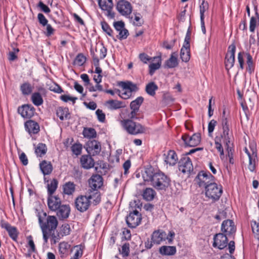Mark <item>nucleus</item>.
I'll use <instances>...</instances> for the list:
<instances>
[{"mask_svg": "<svg viewBox=\"0 0 259 259\" xmlns=\"http://www.w3.org/2000/svg\"><path fill=\"white\" fill-rule=\"evenodd\" d=\"M143 178L145 181L150 182L151 185L158 190H165L170 184V180L167 176L162 172H154L151 167L145 169Z\"/></svg>", "mask_w": 259, "mask_h": 259, "instance_id": "obj_1", "label": "nucleus"}, {"mask_svg": "<svg viewBox=\"0 0 259 259\" xmlns=\"http://www.w3.org/2000/svg\"><path fill=\"white\" fill-rule=\"evenodd\" d=\"M38 222L42 231L43 239L45 242L47 243L52 231H54L57 227L58 220L55 216L48 215L45 221L39 217Z\"/></svg>", "mask_w": 259, "mask_h": 259, "instance_id": "obj_2", "label": "nucleus"}, {"mask_svg": "<svg viewBox=\"0 0 259 259\" xmlns=\"http://www.w3.org/2000/svg\"><path fill=\"white\" fill-rule=\"evenodd\" d=\"M122 127L130 134L137 135L144 132V128L139 123L131 119H123L120 121Z\"/></svg>", "mask_w": 259, "mask_h": 259, "instance_id": "obj_3", "label": "nucleus"}, {"mask_svg": "<svg viewBox=\"0 0 259 259\" xmlns=\"http://www.w3.org/2000/svg\"><path fill=\"white\" fill-rule=\"evenodd\" d=\"M205 191L206 196L213 201L219 200L223 192L221 187H219L215 183L209 184Z\"/></svg>", "mask_w": 259, "mask_h": 259, "instance_id": "obj_4", "label": "nucleus"}, {"mask_svg": "<svg viewBox=\"0 0 259 259\" xmlns=\"http://www.w3.org/2000/svg\"><path fill=\"white\" fill-rule=\"evenodd\" d=\"M249 148L250 149V151H249L247 148H245L244 150L249 159L248 168L250 171L254 172L255 171L256 165L258 160L257 150L253 146L250 145Z\"/></svg>", "mask_w": 259, "mask_h": 259, "instance_id": "obj_5", "label": "nucleus"}, {"mask_svg": "<svg viewBox=\"0 0 259 259\" xmlns=\"http://www.w3.org/2000/svg\"><path fill=\"white\" fill-rule=\"evenodd\" d=\"M115 29V36L120 40L126 39L129 35L128 31L125 28V24L122 21L113 23Z\"/></svg>", "mask_w": 259, "mask_h": 259, "instance_id": "obj_6", "label": "nucleus"}, {"mask_svg": "<svg viewBox=\"0 0 259 259\" xmlns=\"http://www.w3.org/2000/svg\"><path fill=\"white\" fill-rule=\"evenodd\" d=\"M213 178L210 174L201 171L198 174L195 181L200 187H204L205 189L209 184L214 183Z\"/></svg>", "mask_w": 259, "mask_h": 259, "instance_id": "obj_7", "label": "nucleus"}, {"mask_svg": "<svg viewBox=\"0 0 259 259\" xmlns=\"http://www.w3.org/2000/svg\"><path fill=\"white\" fill-rule=\"evenodd\" d=\"M91 204V201L89 199L87 194L84 195H80L75 199V207L80 212H84L88 210Z\"/></svg>", "mask_w": 259, "mask_h": 259, "instance_id": "obj_8", "label": "nucleus"}, {"mask_svg": "<svg viewBox=\"0 0 259 259\" xmlns=\"http://www.w3.org/2000/svg\"><path fill=\"white\" fill-rule=\"evenodd\" d=\"M222 125L223 133L221 134L220 136H217L216 137L220 138L225 146L228 147L229 145H230V135L228 120L225 117H224L222 119Z\"/></svg>", "mask_w": 259, "mask_h": 259, "instance_id": "obj_9", "label": "nucleus"}, {"mask_svg": "<svg viewBox=\"0 0 259 259\" xmlns=\"http://www.w3.org/2000/svg\"><path fill=\"white\" fill-rule=\"evenodd\" d=\"M141 214L137 210H135L130 212L126 219L128 226L132 228L138 226L141 223Z\"/></svg>", "mask_w": 259, "mask_h": 259, "instance_id": "obj_10", "label": "nucleus"}, {"mask_svg": "<svg viewBox=\"0 0 259 259\" xmlns=\"http://www.w3.org/2000/svg\"><path fill=\"white\" fill-rule=\"evenodd\" d=\"M179 169L183 174L189 175L193 170V166L190 158L185 157L181 159L179 162Z\"/></svg>", "mask_w": 259, "mask_h": 259, "instance_id": "obj_11", "label": "nucleus"}, {"mask_svg": "<svg viewBox=\"0 0 259 259\" xmlns=\"http://www.w3.org/2000/svg\"><path fill=\"white\" fill-rule=\"evenodd\" d=\"M0 225L2 228L5 229L8 232L9 236L13 240L17 241L19 233L16 227L11 226L4 220L1 221Z\"/></svg>", "mask_w": 259, "mask_h": 259, "instance_id": "obj_12", "label": "nucleus"}, {"mask_svg": "<svg viewBox=\"0 0 259 259\" xmlns=\"http://www.w3.org/2000/svg\"><path fill=\"white\" fill-rule=\"evenodd\" d=\"M100 8L106 13V15L110 18L114 17V13L112 11L113 3L112 0H98Z\"/></svg>", "mask_w": 259, "mask_h": 259, "instance_id": "obj_13", "label": "nucleus"}, {"mask_svg": "<svg viewBox=\"0 0 259 259\" xmlns=\"http://www.w3.org/2000/svg\"><path fill=\"white\" fill-rule=\"evenodd\" d=\"M116 9L122 16H128L132 12V7L130 3L124 0H120L117 3Z\"/></svg>", "mask_w": 259, "mask_h": 259, "instance_id": "obj_14", "label": "nucleus"}, {"mask_svg": "<svg viewBox=\"0 0 259 259\" xmlns=\"http://www.w3.org/2000/svg\"><path fill=\"white\" fill-rule=\"evenodd\" d=\"M85 149L90 155L95 156L100 153L101 150V146L99 142L93 140L87 143Z\"/></svg>", "mask_w": 259, "mask_h": 259, "instance_id": "obj_15", "label": "nucleus"}, {"mask_svg": "<svg viewBox=\"0 0 259 259\" xmlns=\"http://www.w3.org/2000/svg\"><path fill=\"white\" fill-rule=\"evenodd\" d=\"M235 50L236 47L235 45L232 44L229 47L225 61L226 67L228 69L231 68L234 66Z\"/></svg>", "mask_w": 259, "mask_h": 259, "instance_id": "obj_16", "label": "nucleus"}, {"mask_svg": "<svg viewBox=\"0 0 259 259\" xmlns=\"http://www.w3.org/2000/svg\"><path fill=\"white\" fill-rule=\"evenodd\" d=\"M228 239L226 235L223 233L217 234L213 237V246L220 249H224L227 246Z\"/></svg>", "mask_w": 259, "mask_h": 259, "instance_id": "obj_17", "label": "nucleus"}, {"mask_svg": "<svg viewBox=\"0 0 259 259\" xmlns=\"http://www.w3.org/2000/svg\"><path fill=\"white\" fill-rule=\"evenodd\" d=\"M182 139L187 146L194 147L200 143L201 136L199 133L194 134L191 137L185 135L182 136Z\"/></svg>", "mask_w": 259, "mask_h": 259, "instance_id": "obj_18", "label": "nucleus"}, {"mask_svg": "<svg viewBox=\"0 0 259 259\" xmlns=\"http://www.w3.org/2000/svg\"><path fill=\"white\" fill-rule=\"evenodd\" d=\"M35 108L31 105L25 104L18 109V113L24 118H30L35 112Z\"/></svg>", "mask_w": 259, "mask_h": 259, "instance_id": "obj_19", "label": "nucleus"}, {"mask_svg": "<svg viewBox=\"0 0 259 259\" xmlns=\"http://www.w3.org/2000/svg\"><path fill=\"white\" fill-rule=\"evenodd\" d=\"M47 201L48 207L52 211H56L61 205V199L58 196H48Z\"/></svg>", "mask_w": 259, "mask_h": 259, "instance_id": "obj_20", "label": "nucleus"}, {"mask_svg": "<svg viewBox=\"0 0 259 259\" xmlns=\"http://www.w3.org/2000/svg\"><path fill=\"white\" fill-rule=\"evenodd\" d=\"M90 187L93 190H97L103 185L102 177L99 175H93L89 180Z\"/></svg>", "mask_w": 259, "mask_h": 259, "instance_id": "obj_21", "label": "nucleus"}, {"mask_svg": "<svg viewBox=\"0 0 259 259\" xmlns=\"http://www.w3.org/2000/svg\"><path fill=\"white\" fill-rule=\"evenodd\" d=\"M167 238L166 233L162 230H157L153 232L151 236V240L154 244H159Z\"/></svg>", "mask_w": 259, "mask_h": 259, "instance_id": "obj_22", "label": "nucleus"}, {"mask_svg": "<svg viewBox=\"0 0 259 259\" xmlns=\"http://www.w3.org/2000/svg\"><path fill=\"white\" fill-rule=\"evenodd\" d=\"M26 131L30 134H36L39 131V125L35 121L29 120L25 123Z\"/></svg>", "mask_w": 259, "mask_h": 259, "instance_id": "obj_23", "label": "nucleus"}, {"mask_svg": "<svg viewBox=\"0 0 259 259\" xmlns=\"http://www.w3.org/2000/svg\"><path fill=\"white\" fill-rule=\"evenodd\" d=\"M56 211V214L59 219L63 220L68 218L70 214V208L69 205L62 204L57 208Z\"/></svg>", "mask_w": 259, "mask_h": 259, "instance_id": "obj_24", "label": "nucleus"}, {"mask_svg": "<svg viewBox=\"0 0 259 259\" xmlns=\"http://www.w3.org/2000/svg\"><path fill=\"white\" fill-rule=\"evenodd\" d=\"M221 230L227 234H232L236 231L234 222L231 220H227L223 222Z\"/></svg>", "mask_w": 259, "mask_h": 259, "instance_id": "obj_25", "label": "nucleus"}, {"mask_svg": "<svg viewBox=\"0 0 259 259\" xmlns=\"http://www.w3.org/2000/svg\"><path fill=\"white\" fill-rule=\"evenodd\" d=\"M97 54L93 55V61H96V63L98 65L100 59H103L107 55V49L103 46L99 47L96 49Z\"/></svg>", "mask_w": 259, "mask_h": 259, "instance_id": "obj_26", "label": "nucleus"}, {"mask_svg": "<svg viewBox=\"0 0 259 259\" xmlns=\"http://www.w3.org/2000/svg\"><path fill=\"white\" fill-rule=\"evenodd\" d=\"M151 64L149 65V74L152 75L155 71L158 69L161 64V59L159 56L153 57L152 61H151Z\"/></svg>", "mask_w": 259, "mask_h": 259, "instance_id": "obj_27", "label": "nucleus"}, {"mask_svg": "<svg viewBox=\"0 0 259 259\" xmlns=\"http://www.w3.org/2000/svg\"><path fill=\"white\" fill-rule=\"evenodd\" d=\"M80 161L82 167L85 169H90L94 166V160L90 155H82Z\"/></svg>", "mask_w": 259, "mask_h": 259, "instance_id": "obj_28", "label": "nucleus"}, {"mask_svg": "<svg viewBox=\"0 0 259 259\" xmlns=\"http://www.w3.org/2000/svg\"><path fill=\"white\" fill-rule=\"evenodd\" d=\"M87 195L89 197V199L91 201L93 200V203L94 205H97L101 201V195L100 192L97 190H93L92 189L89 190Z\"/></svg>", "mask_w": 259, "mask_h": 259, "instance_id": "obj_29", "label": "nucleus"}, {"mask_svg": "<svg viewBox=\"0 0 259 259\" xmlns=\"http://www.w3.org/2000/svg\"><path fill=\"white\" fill-rule=\"evenodd\" d=\"M164 161L169 165H175L178 160L176 153L173 150H169L166 154H164Z\"/></svg>", "mask_w": 259, "mask_h": 259, "instance_id": "obj_30", "label": "nucleus"}, {"mask_svg": "<svg viewBox=\"0 0 259 259\" xmlns=\"http://www.w3.org/2000/svg\"><path fill=\"white\" fill-rule=\"evenodd\" d=\"M105 105L110 110H117L125 107L124 103L116 100H109L106 102Z\"/></svg>", "mask_w": 259, "mask_h": 259, "instance_id": "obj_31", "label": "nucleus"}, {"mask_svg": "<svg viewBox=\"0 0 259 259\" xmlns=\"http://www.w3.org/2000/svg\"><path fill=\"white\" fill-rule=\"evenodd\" d=\"M41 171L44 175H50L53 170V166L51 162L43 160L39 163Z\"/></svg>", "mask_w": 259, "mask_h": 259, "instance_id": "obj_32", "label": "nucleus"}, {"mask_svg": "<svg viewBox=\"0 0 259 259\" xmlns=\"http://www.w3.org/2000/svg\"><path fill=\"white\" fill-rule=\"evenodd\" d=\"M159 251L163 255H172L176 252V248L172 246H162L160 247Z\"/></svg>", "mask_w": 259, "mask_h": 259, "instance_id": "obj_33", "label": "nucleus"}, {"mask_svg": "<svg viewBox=\"0 0 259 259\" xmlns=\"http://www.w3.org/2000/svg\"><path fill=\"white\" fill-rule=\"evenodd\" d=\"M47 191L48 196L52 195L56 191L57 187L58 182L56 179H53L49 182L48 180L47 181Z\"/></svg>", "mask_w": 259, "mask_h": 259, "instance_id": "obj_34", "label": "nucleus"}, {"mask_svg": "<svg viewBox=\"0 0 259 259\" xmlns=\"http://www.w3.org/2000/svg\"><path fill=\"white\" fill-rule=\"evenodd\" d=\"M56 114L61 120L69 118L70 113L67 108H58L56 111Z\"/></svg>", "mask_w": 259, "mask_h": 259, "instance_id": "obj_35", "label": "nucleus"}, {"mask_svg": "<svg viewBox=\"0 0 259 259\" xmlns=\"http://www.w3.org/2000/svg\"><path fill=\"white\" fill-rule=\"evenodd\" d=\"M75 189V185L73 182H67L63 186V193L68 195L72 194Z\"/></svg>", "mask_w": 259, "mask_h": 259, "instance_id": "obj_36", "label": "nucleus"}, {"mask_svg": "<svg viewBox=\"0 0 259 259\" xmlns=\"http://www.w3.org/2000/svg\"><path fill=\"white\" fill-rule=\"evenodd\" d=\"M156 195L155 191L152 188H147L143 191V197L147 201L152 200Z\"/></svg>", "mask_w": 259, "mask_h": 259, "instance_id": "obj_37", "label": "nucleus"}, {"mask_svg": "<svg viewBox=\"0 0 259 259\" xmlns=\"http://www.w3.org/2000/svg\"><path fill=\"white\" fill-rule=\"evenodd\" d=\"M165 64L168 68H170L176 67L178 64L177 61V54L176 53H172L170 58L166 61Z\"/></svg>", "mask_w": 259, "mask_h": 259, "instance_id": "obj_38", "label": "nucleus"}, {"mask_svg": "<svg viewBox=\"0 0 259 259\" xmlns=\"http://www.w3.org/2000/svg\"><path fill=\"white\" fill-rule=\"evenodd\" d=\"M47 151L46 144L39 143L35 148V153L37 156L41 157L45 155Z\"/></svg>", "mask_w": 259, "mask_h": 259, "instance_id": "obj_39", "label": "nucleus"}, {"mask_svg": "<svg viewBox=\"0 0 259 259\" xmlns=\"http://www.w3.org/2000/svg\"><path fill=\"white\" fill-rule=\"evenodd\" d=\"M31 99L33 104L37 106L42 104L44 102L41 95L38 92L33 93L31 95Z\"/></svg>", "mask_w": 259, "mask_h": 259, "instance_id": "obj_40", "label": "nucleus"}, {"mask_svg": "<svg viewBox=\"0 0 259 259\" xmlns=\"http://www.w3.org/2000/svg\"><path fill=\"white\" fill-rule=\"evenodd\" d=\"M120 85L122 88L128 90L130 91L131 93L136 92L138 90L137 84L131 81L121 82Z\"/></svg>", "mask_w": 259, "mask_h": 259, "instance_id": "obj_41", "label": "nucleus"}, {"mask_svg": "<svg viewBox=\"0 0 259 259\" xmlns=\"http://www.w3.org/2000/svg\"><path fill=\"white\" fill-rule=\"evenodd\" d=\"M158 86L154 82H150L148 83L145 88L146 93L151 96H154L155 95V91L157 90Z\"/></svg>", "mask_w": 259, "mask_h": 259, "instance_id": "obj_42", "label": "nucleus"}, {"mask_svg": "<svg viewBox=\"0 0 259 259\" xmlns=\"http://www.w3.org/2000/svg\"><path fill=\"white\" fill-rule=\"evenodd\" d=\"M180 56L183 61L187 62L190 58V48L183 47L181 50Z\"/></svg>", "mask_w": 259, "mask_h": 259, "instance_id": "obj_43", "label": "nucleus"}, {"mask_svg": "<svg viewBox=\"0 0 259 259\" xmlns=\"http://www.w3.org/2000/svg\"><path fill=\"white\" fill-rule=\"evenodd\" d=\"M33 87L28 82H25L20 86V90L24 95H28L32 92Z\"/></svg>", "mask_w": 259, "mask_h": 259, "instance_id": "obj_44", "label": "nucleus"}, {"mask_svg": "<svg viewBox=\"0 0 259 259\" xmlns=\"http://www.w3.org/2000/svg\"><path fill=\"white\" fill-rule=\"evenodd\" d=\"M254 10H255L256 16L252 17L251 18L250 20V25H249V30L251 32H252L254 31V30H255V28L256 27V22H257V19H258V14L257 8L256 6H254Z\"/></svg>", "mask_w": 259, "mask_h": 259, "instance_id": "obj_45", "label": "nucleus"}, {"mask_svg": "<svg viewBox=\"0 0 259 259\" xmlns=\"http://www.w3.org/2000/svg\"><path fill=\"white\" fill-rule=\"evenodd\" d=\"M144 99L142 97H139L136 100L133 101L130 104L131 109L139 110L140 105L143 102Z\"/></svg>", "mask_w": 259, "mask_h": 259, "instance_id": "obj_46", "label": "nucleus"}, {"mask_svg": "<svg viewBox=\"0 0 259 259\" xmlns=\"http://www.w3.org/2000/svg\"><path fill=\"white\" fill-rule=\"evenodd\" d=\"M245 56L247 59L246 62L247 66L246 70L250 74H251L254 71V66L252 62V58L251 56L248 53L245 54Z\"/></svg>", "mask_w": 259, "mask_h": 259, "instance_id": "obj_47", "label": "nucleus"}, {"mask_svg": "<svg viewBox=\"0 0 259 259\" xmlns=\"http://www.w3.org/2000/svg\"><path fill=\"white\" fill-rule=\"evenodd\" d=\"M84 248V246L81 244L74 246L75 252L73 257L70 259H78L79 257H81L83 254Z\"/></svg>", "mask_w": 259, "mask_h": 259, "instance_id": "obj_48", "label": "nucleus"}, {"mask_svg": "<svg viewBox=\"0 0 259 259\" xmlns=\"http://www.w3.org/2000/svg\"><path fill=\"white\" fill-rule=\"evenodd\" d=\"M101 26L103 30L106 32L109 36L114 38L115 36L114 31H113L109 25L105 22H101Z\"/></svg>", "mask_w": 259, "mask_h": 259, "instance_id": "obj_49", "label": "nucleus"}, {"mask_svg": "<svg viewBox=\"0 0 259 259\" xmlns=\"http://www.w3.org/2000/svg\"><path fill=\"white\" fill-rule=\"evenodd\" d=\"M251 226L254 237L259 240V221H251Z\"/></svg>", "mask_w": 259, "mask_h": 259, "instance_id": "obj_50", "label": "nucleus"}, {"mask_svg": "<svg viewBox=\"0 0 259 259\" xmlns=\"http://www.w3.org/2000/svg\"><path fill=\"white\" fill-rule=\"evenodd\" d=\"M222 143H223V142L221 141L220 138H215L214 144L215 148L218 150L219 152H220L221 158H222V157H223L224 155V150L222 145Z\"/></svg>", "mask_w": 259, "mask_h": 259, "instance_id": "obj_51", "label": "nucleus"}, {"mask_svg": "<svg viewBox=\"0 0 259 259\" xmlns=\"http://www.w3.org/2000/svg\"><path fill=\"white\" fill-rule=\"evenodd\" d=\"M83 135L86 138H93L96 137V132L93 128H84L83 131Z\"/></svg>", "mask_w": 259, "mask_h": 259, "instance_id": "obj_52", "label": "nucleus"}, {"mask_svg": "<svg viewBox=\"0 0 259 259\" xmlns=\"http://www.w3.org/2000/svg\"><path fill=\"white\" fill-rule=\"evenodd\" d=\"M208 9V4L205 1H202L200 6V19H204V13Z\"/></svg>", "mask_w": 259, "mask_h": 259, "instance_id": "obj_53", "label": "nucleus"}, {"mask_svg": "<svg viewBox=\"0 0 259 259\" xmlns=\"http://www.w3.org/2000/svg\"><path fill=\"white\" fill-rule=\"evenodd\" d=\"M85 57L82 54H79L76 57L74 64L78 66H80L85 63Z\"/></svg>", "mask_w": 259, "mask_h": 259, "instance_id": "obj_54", "label": "nucleus"}, {"mask_svg": "<svg viewBox=\"0 0 259 259\" xmlns=\"http://www.w3.org/2000/svg\"><path fill=\"white\" fill-rule=\"evenodd\" d=\"M119 96L123 99H129L132 95V93L130 91L122 88L121 91H119Z\"/></svg>", "mask_w": 259, "mask_h": 259, "instance_id": "obj_55", "label": "nucleus"}, {"mask_svg": "<svg viewBox=\"0 0 259 259\" xmlns=\"http://www.w3.org/2000/svg\"><path fill=\"white\" fill-rule=\"evenodd\" d=\"M27 239L28 240L27 247H29L30 248L29 249H28V252L30 253L32 252H35L36 251V248L32 236H28L27 237Z\"/></svg>", "mask_w": 259, "mask_h": 259, "instance_id": "obj_56", "label": "nucleus"}, {"mask_svg": "<svg viewBox=\"0 0 259 259\" xmlns=\"http://www.w3.org/2000/svg\"><path fill=\"white\" fill-rule=\"evenodd\" d=\"M120 253L123 257H126L129 255L130 245L128 243H124L121 247V250H119Z\"/></svg>", "mask_w": 259, "mask_h": 259, "instance_id": "obj_57", "label": "nucleus"}, {"mask_svg": "<svg viewBox=\"0 0 259 259\" xmlns=\"http://www.w3.org/2000/svg\"><path fill=\"white\" fill-rule=\"evenodd\" d=\"M60 234L62 236L68 235L70 232V227L67 224H63L61 227Z\"/></svg>", "mask_w": 259, "mask_h": 259, "instance_id": "obj_58", "label": "nucleus"}, {"mask_svg": "<svg viewBox=\"0 0 259 259\" xmlns=\"http://www.w3.org/2000/svg\"><path fill=\"white\" fill-rule=\"evenodd\" d=\"M82 146L79 144H75L72 146L71 150L76 155H78L81 153Z\"/></svg>", "mask_w": 259, "mask_h": 259, "instance_id": "obj_59", "label": "nucleus"}, {"mask_svg": "<svg viewBox=\"0 0 259 259\" xmlns=\"http://www.w3.org/2000/svg\"><path fill=\"white\" fill-rule=\"evenodd\" d=\"M227 209H225L224 210L220 211L218 214L215 216V219L218 220L219 221L226 219L228 217L227 215Z\"/></svg>", "mask_w": 259, "mask_h": 259, "instance_id": "obj_60", "label": "nucleus"}, {"mask_svg": "<svg viewBox=\"0 0 259 259\" xmlns=\"http://www.w3.org/2000/svg\"><path fill=\"white\" fill-rule=\"evenodd\" d=\"M217 122L214 119L211 120L208 123V132L209 136H211L212 133L214 131L215 126H216Z\"/></svg>", "mask_w": 259, "mask_h": 259, "instance_id": "obj_61", "label": "nucleus"}, {"mask_svg": "<svg viewBox=\"0 0 259 259\" xmlns=\"http://www.w3.org/2000/svg\"><path fill=\"white\" fill-rule=\"evenodd\" d=\"M139 58L144 63H147L148 62H151L152 61L153 57H150L145 53H141L139 55Z\"/></svg>", "mask_w": 259, "mask_h": 259, "instance_id": "obj_62", "label": "nucleus"}, {"mask_svg": "<svg viewBox=\"0 0 259 259\" xmlns=\"http://www.w3.org/2000/svg\"><path fill=\"white\" fill-rule=\"evenodd\" d=\"M39 23L42 26H46L48 24V20L42 13H39L37 15Z\"/></svg>", "mask_w": 259, "mask_h": 259, "instance_id": "obj_63", "label": "nucleus"}, {"mask_svg": "<svg viewBox=\"0 0 259 259\" xmlns=\"http://www.w3.org/2000/svg\"><path fill=\"white\" fill-rule=\"evenodd\" d=\"M40 10L46 14H48L51 12L50 9L45 4H44L41 1H40L37 5Z\"/></svg>", "mask_w": 259, "mask_h": 259, "instance_id": "obj_64", "label": "nucleus"}]
</instances>
